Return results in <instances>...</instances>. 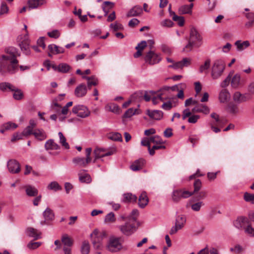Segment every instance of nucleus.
Listing matches in <instances>:
<instances>
[{"mask_svg": "<svg viewBox=\"0 0 254 254\" xmlns=\"http://www.w3.org/2000/svg\"><path fill=\"white\" fill-rule=\"evenodd\" d=\"M146 114L151 119L156 120H161L163 116V113L160 110L150 111L149 110H147L146 111Z\"/></svg>", "mask_w": 254, "mask_h": 254, "instance_id": "nucleus-21", "label": "nucleus"}, {"mask_svg": "<svg viewBox=\"0 0 254 254\" xmlns=\"http://www.w3.org/2000/svg\"><path fill=\"white\" fill-rule=\"evenodd\" d=\"M72 111L73 113L76 114L77 116L82 118L87 117L90 114V112L86 106L81 105L74 106Z\"/></svg>", "mask_w": 254, "mask_h": 254, "instance_id": "nucleus-11", "label": "nucleus"}, {"mask_svg": "<svg viewBox=\"0 0 254 254\" xmlns=\"http://www.w3.org/2000/svg\"><path fill=\"white\" fill-rule=\"evenodd\" d=\"M70 69V66L67 64L62 63L59 65V72L66 73Z\"/></svg>", "mask_w": 254, "mask_h": 254, "instance_id": "nucleus-46", "label": "nucleus"}, {"mask_svg": "<svg viewBox=\"0 0 254 254\" xmlns=\"http://www.w3.org/2000/svg\"><path fill=\"white\" fill-rule=\"evenodd\" d=\"M238 51H243L250 46V43L248 41H245L243 42L241 40H238L235 43Z\"/></svg>", "mask_w": 254, "mask_h": 254, "instance_id": "nucleus-33", "label": "nucleus"}, {"mask_svg": "<svg viewBox=\"0 0 254 254\" xmlns=\"http://www.w3.org/2000/svg\"><path fill=\"white\" fill-rule=\"evenodd\" d=\"M110 27L113 28L114 31L121 30L124 28L122 24L117 22L111 24Z\"/></svg>", "mask_w": 254, "mask_h": 254, "instance_id": "nucleus-61", "label": "nucleus"}, {"mask_svg": "<svg viewBox=\"0 0 254 254\" xmlns=\"http://www.w3.org/2000/svg\"><path fill=\"white\" fill-rule=\"evenodd\" d=\"M204 205L202 201H198L191 205L192 210L194 211H198L200 210L201 207Z\"/></svg>", "mask_w": 254, "mask_h": 254, "instance_id": "nucleus-55", "label": "nucleus"}, {"mask_svg": "<svg viewBox=\"0 0 254 254\" xmlns=\"http://www.w3.org/2000/svg\"><path fill=\"white\" fill-rule=\"evenodd\" d=\"M26 192L27 195L30 196H35L37 195L38 191L34 187L27 186L26 187Z\"/></svg>", "mask_w": 254, "mask_h": 254, "instance_id": "nucleus-36", "label": "nucleus"}, {"mask_svg": "<svg viewBox=\"0 0 254 254\" xmlns=\"http://www.w3.org/2000/svg\"><path fill=\"white\" fill-rule=\"evenodd\" d=\"M33 135L39 140L42 141L47 138L45 132L42 129H35L34 130Z\"/></svg>", "mask_w": 254, "mask_h": 254, "instance_id": "nucleus-27", "label": "nucleus"}, {"mask_svg": "<svg viewBox=\"0 0 254 254\" xmlns=\"http://www.w3.org/2000/svg\"><path fill=\"white\" fill-rule=\"evenodd\" d=\"M244 199L247 202L254 204V194L246 192L244 194Z\"/></svg>", "mask_w": 254, "mask_h": 254, "instance_id": "nucleus-47", "label": "nucleus"}, {"mask_svg": "<svg viewBox=\"0 0 254 254\" xmlns=\"http://www.w3.org/2000/svg\"><path fill=\"white\" fill-rule=\"evenodd\" d=\"M150 142L156 143L157 144H162L164 142L162 138L158 135H155L149 138Z\"/></svg>", "mask_w": 254, "mask_h": 254, "instance_id": "nucleus-51", "label": "nucleus"}, {"mask_svg": "<svg viewBox=\"0 0 254 254\" xmlns=\"http://www.w3.org/2000/svg\"><path fill=\"white\" fill-rule=\"evenodd\" d=\"M44 3V0H29L28 1L29 8H36Z\"/></svg>", "mask_w": 254, "mask_h": 254, "instance_id": "nucleus-35", "label": "nucleus"}, {"mask_svg": "<svg viewBox=\"0 0 254 254\" xmlns=\"http://www.w3.org/2000/svg\"><path fill=\"white\" fill-rule=\"evenodd\" d=\"M200 116L197 115H192L189 118L188 121L189 123L195 124L197 122Z\"/></svg>", "mask_w": 254, "mask_h": 254, "instance_id": "nucleus-59", "label": "nucleus"}, {"mask_svg": "<svg viewBox=\"0 0 254 254\" xmlns=\"http://www.w3.org/2000/svg\"><path fill=\"white\" fill-rule=\"evenodd\" d=\"M211 61L210 59H207L204 64L201 65L199 67V72L202 73L204 70H207L210 66Z\"/></svg>", "mask_w": 254, "mask_h": 254, "instance_id": "nucleus-50", "label": "nucleus"}, {"mask_svg": "<svg viewBox=\"0 0 254 254\" xmlns=\"http://www.w3.org/2000/svg\"><path fill=\"white\" fill-rule=\"evenodd\" d=\"M190 64V59L189 58H184L182 61L173 63L168 66L169 68H173L175 69L183 68L184 66H188Z\"/></svg>", "mask_w": 254, "mask_h": 254, "instance_id": "nucleus-17", "label": "nucleus"}, {"mask_svg": "<svg viewBox=\"0 0 254 254\" xmlns=\"http://www.w3.org/2000/svg\"><path fill=\"white\" fill-rule=\"evenodd\" d=\"M121 232L125 235L130 236L136 230L135 223L128 220L124 225L119 226Z\"/></svg>", "mask_w": 254, "mask_h": 254, "instance_id": "nucleus-9", "label": "nucleus"}, {"mask_svg": "<svg viewBox=\"0 0 254 254\" xmlns=\"http://www.w3.org/2000/svg\"><path fill=\"white\" fill-rule=\"evenodd\" d=\"M117 151L116 147H112L107 150L106 149L102 148H96L94 150V156L95 159H99L100 158L104 157L105 156H110L115 154Z\"/></svg>", "mask_w": 254, "mask_h": 254, "instance_id": "nucleus-10", "label": "nucleus"}, {"mask_svg": "<svg viewBox=\"0 0 254 254\" xmlns=\"http://www.w3.org/2000/svg\"><path fill=\"white\" fill-rule=\"evenodd\" d=\"M211 117L213 119H214L216 123L215 124H218V125H222L223 124V121L222 120H221L219 119V115L216 114L215 113H212L211 114Z\"/></svg>", "mask_w": 254, "mask_h": 254, "instance_id": "nucleus-60", "label": "nucleus"}, {"mask_svg": "<svg viewBox=\"0 0 254 254\" xmlns=\"http://www.w3.org/2000/svg\"><path fill=\"white\" fill-rule=\"evenodd\" d=\"M143 13V9L141 6L136 5L130 8L127 12V17L139 16Z\"/></svg>", "mask_w": 254, "mask_h": 254, "instance_id": "nucleus-16", "label": "nucleus"}, {"mask_svg": "<svg viewBox=\"0 0 254 254\" xmlns=\"http://www.w3.org/2000/svg\"><path fill=\"white\" fill-rule=\"evenodd\" d=\"M27 234L28 236L34 238L35 240L40 238L41 233H38L36 229L32 227L27 228Z\"/></svg>", "mask_w": 254, "mask_h": 254, "instance_id": "nucleus-32", "label": "nucleus"}, {"mask_svg": "<svg viewBox=\"0 0 254 254\" xmlns=\"http://www.w3.org/2000/svg\"><path fill=\"white\" fill-rule=\"evenodd\" d=\"M189 41L194 44V47L196 48L199 47L201 45L202 37L194 27H192L190 29Z\"/></svg>", "mask_w": 254, "mask_h": 254, "instance_id": "nucleus-7", "label": "nucleus"}, {"mask_svg": "<svg viewBox=\"0 0 254 254\" xmlns=\"http://www.w3.org/2000/svg\"><path fill=\"white\" fill-rule=\"evenodd\" d=\"M193 195L191 191L185 190H174L172 193V199L174 202H179L181 198H187Z\"/></svg>", "mask_w": 254, "mask_h": 254, "instance_id": "nucleus-8", "label": "nucleus"}, {"mask_svg": "<svg viewBox=\"0 0 254 254\" xmlns=\"http://www.w3.org/2000/svg\"><path fill=\"white\" fill-rule=\"evenodd\" d=\"M241 77L239 74H235L231 79V85L233 88H237L241 85Z\"/></svg>", "mask_w": 254, "mask_h": 254, "instance_id": "nucleus-39", "label": "nucleus"}, {"mask_svg": "<svg viewBox=\"0 0 254 254\" xmlns=\"http://www.w3.org/2000/svg\"><path fill=\"white\" fill-rule=\"evenodd\" d=\"M45 147L46 150H57L60 148L59 145L53 139L48 140L45 144Z\"/></svg>", "mask_w": 254, "mask_h": 254, "instance_id": "nucleus-31", "label": "nucleus"}, {"mask_svg": "<svg viewBox=\"0 0 254 254\" xmlns=\"http://www.w3.org/2000/svg\"><path fill=\"white\" fill-rule=\"evenodd\" d=\"M228 110L230 113L232 114H237L239 112V109L237 105L233 103H230L228 105Z\"/></svg>", "mask_w": 254, "mask_h": 254, "instance_id": "nucleus-53", "label": "nucleus"}, {"mask_svg": "<svg viewBox=\"0 0 254 254\" xmlns=\"http://www.w3.org/2000/svg\"><path fill=\"white\" fill-rule=\"evenodd\" d=\"M13 97L14 99L17 100H20L23 97V94L21 90L16 88L15 90H13Z\"/></svg>", "mask_w": 254, "mask_h": 254, "instance_id": "nucleus-43", "label": "nucleus"}, {"mask_svg": "<svg viewBox=\"0 0 254 254\" xmlns=\"http://www.w3.org/2000/svg\"><path fill=\"white\" fill-rule=\"evenodd\" d=\"M98 84V80L94 76H91V79L87 81L88 87L90 89L91 86H95Z\"/></svg>", "mask_w": 254, "mask_h": 254, "instance_id": "nucleus-63", "label": "nucleus"}, {"mask_svg": "<svg viewBox=\"0 0 254 254\" xmlns=\"http://www.w3.org/2000/svg\"><path fill=\"white\" fill-rule=\"evenodd\" d=\"M249 222L247 217L241 216L238 217L237 219L234 221L233 224L238 229L244 230Z\"/></svg>", "mask_w": 254, "mask_h": 254, "instance_id": "nucleus-13", "label": "nucleus"}, {"mask_svg": "<svg viewBox=\"0 0 254 254\" xmlns=\"http://www.w3.org/2000/svg\"><path fill=\"white\" fill-rule=\"evenodd\" d=\"M123 246L120 237L111 236L107 244V249L111 253H117L123 249Z\"/></svg>", "mask_w": 254, "mask_h": 254, "instance_id": "nucleus-2", "label": "nucleus"}, {"mask_svg": "<svg viewBox=\"0 0 254 254\" xmlns=\"http://www.w3.org/2000/svg\"><path fill=\"white\" fill-rule=\"evenodd\" d=\"M61 241L64 245V247H65L69 248L73 244L72 240L66 234H64L62 236Z\"/></svg>", "mask_w": 254, "mask_h": 254, "instance_id": "nucleus-37", "label": "nucleus"}, {"mask_svg": "<svg viewBox=\"0 0 254 254\" xmlns=\"http://www.w3.org/2000/svg\"><path fill=\"white\" fill-rule=\"evenodd\" d=\"M91 151V148H86L85 150L86 158L80 157H75L72 159L73 163L75 166L79 167H85L91 161L90 157Z\"/></svg>", "mask_w": 254, "mask_h": 254, "instance_id": "nucleus-4", "label": "nucleus"}, {"mask_svg": "<svg viewBox=\"0 0 254 254\" xmlns=\"http://www.w3.org/2000/svg\"><path fill=\"white\" fill-rule=\"evenodd\" d=\"M193 47H194V44L189 41L188 44L183 49V51L185 52H190L192 50Z\"/></svg>", "mask_w": 254, "mask_h": 254, "instance_id": "nucleus-64", "label": "nucleus"}, {"mask_svg": "<svg viewBox=\"0 0 254 254\" xmlns=\"http://www.w3.org/2000/svg\"><path fill=\"white\" fill-rule=\"evenodd\" d=\"M17 40L18 45L23 53L26 55H30V41L28 39L27 34H26L23 37L22 36L18 37Z\"/></svg>", "mask_w": 254, "mask_h": 254, "instance_id": "nucleus-6", "label": "nucleus"}, {"mask_svg": "<svg viewBox=\"0 0 254 254\" xmlns=\"http://www.w3.org/2000/svg\"><path fill=\"white\" fill-rule=\"evenodd\" d=\"M108 137L114 141H122L123 140L122 135L119 132L110 133Z\"/></svg>", "mask_w": 254, "mask_h": 254, "instance_id": "nucleus-41", "label": "nucleus"}, {"mask_svg": "<svg viewBox=\"0 0 254 254\" xmlns=\"http://www.w3.org/2000/svg\"><path fill=\"white\" fill-rule=\"evenodd\" d=\"M233 100L237 103H241L249 100V95L247 94H242L240 92H236L233 96Z\"/></svg>", "mask_w": 254, "mask_h": 254, "instance_id": "nucleus-19", "label": "nucleus"}, {"mask_svg": "<svg viewBox=\"0 0 254 254\" xmlns=\"http://www.w3.org/2000/svg\"><path fill=\"white\" fill-rule=\"evenodd\" d=\"M210 112L209 108L203 104H197L192 109L193 113H202L204 114H208Z\"/></svg>", "mask_w": 254, "mask_h": 254, "instance_id": "nucleus-20", "label": "nucleus"}, {"mask_svg": "<svg viewBox=\"0 0 254 254\" xmlns=\"http://www.w3.org/2000/svg\"><path fill=\"white\" fill-rule=\"evenodd\" d=\"M144 164V160L143 159H139L134 162L130 165V169L133 171H138L142 169Z\"/></svg>", "mask_w": 254, "mask_h": 254, "instance_id": "nucleus-25", "label": "nucleus"}, {"mask_svg": "<svg viewBox=\"0 0 254 254\" xmlns=\"http://www.w3.org/2000/svg\"><path fill=\"white\" fill-rule=\"evenodd\" d=\"M85 171L83 170L78 173L79 180L81 183H89L91 182V178L88 174L83 173V172Z\"/></svg>", "mask_w": 254, "mask_h": 254, "instance_id": "nucleus-26", "label": "nucleus"}, {"mask_svg": "<svg viewBox=\"0 0 254 254\" xmlns=\"http://www.w3.org/2000/svg\"><path fill=\"white\" fill-rule=\"evenodd\" d=\"M48 49L53 54H58L64 52V48L60 47L55 44H51L48 46Z\"/></svg>", "mask_w": 254, "mask_h": 254, "instance_id": "nucleus-28", "label": "nucleus"}, {"mask_svg": "<svg viewBox=\"0 0 254 254\" xmlns=\"http://www.w3.org/2000/svg\"><path fill=\"white\" fill-rule=\"evenodd\" d=\"M17 127V125L15 123L11 122H7L3 124L0 130V132L3 133L5 130H9L11 129H15Z\"/></svg>", "mask_w": 254, "mask_h": 254, "instance_id": "nucleus-34", "label": "nucleus"}, {"mask_svg": "<svg viewBox=\"0 0 254 254\" xmlns=\"http://www.w3.org/2000/svg\"><path fill=\"white\" fill-rule=\"evenodd\" d=\"M48 35L53 38L57 39L60 36V33L58 30H54L48 33Z\"/></svg>", "mask_w": 254, "mask_h": 254, "instance_id": "nucleus-58", "label": "nucleus"}, {"mask_svg": "<svg viewBox=\"0 0 254 254\" xmlns=\"http://www.w3.org/2000/svg\"><path fill=\"white\" fill-rule=\"evenodd\" d=\"M34 130L29 127H25L22 131V134L24 137H28L31 134L33 135Z\"/></svg>", "mask_w": 254, "mask_h": 254, "instance_id": "nucleus-57", "label": "nucleus"}, {"mask_svg": "<svg viewBox=\"0 0 254 254\" xmlns=\"http://www.w3.org/2000/svg\"><path fill=\"white\" fill-rule=\"evenodd\" d=\"M116 221L114 213L110 212L108 213L105 218V222L106 223H114Z\"/></svg>", "mask_w": 254, "mask_h": 254, "instance_id": "nucleus-52", "label": "nucleus"}, {"mask_svg": "<svg viewBox=\"0 0 254 254\" xmlns=\"http://www.w3.org/2000/svg\"><path fill=\"white\" fill-rule=\"evenodd\" d=\"M193 6V3H191L190 5H184L180 6L178 9L179 14H191L192 12V8Z\"/></svg>", "mask_w": 254, "mask_h": 254, "instance_id": "nucleus-24", "label": "nucleus"}, {"mask_svg": "<svg viewBox=\"0 0 254 254\" xmlns=\"http://www.w3.org/2000/svg\"><path fill=\"white\" fill-rule=\"evenodd\" d=\"M7 166L9 171L12 174H16L20 172L19 163L15 160H10L8 161Z\"/></svg>", "mask_w": 254, "mask_h": 254, "instance_id": "nucleus-15", "label": "nucleus"}, {"mask_svg": "<svg viewBox=\"0 0 254 254\" xmlns=\"http://www.w3.org/2000/svg\"><path fill=\"white\" fill-rule=\"evenodd\" d=\"M149 199L145 192H142L139 196L138 205L141 208H144L148 203Z\"/></svg>", "mask_w": 254, "mask_h": 254, "instance_id": "nucleus-22", "label": "nucleus"}, {"mask_svg": "<svg viewBox=\"0 0 254 254\" xmlns=\"http://www.w3.org/2000/svg\"><path fill=\"white\" fill-rule=\"evenodd\" d=\"M87 90L86 85L82 83L76 87L74 90V94L77 97H82L86 94Z\"/></svg>", "mask_w": 254, "mask_h": 254, "instance_id": "nucleus-18", "label": "nucleus"}, {"mask_svg": "<svg viewBox=\"0 0 254 254\" xmlns=\"http://www.w3.org/2000/svg\"><path fill=\"white\" fill-rule=\"evenodd\" d=\"M47 188L49 190H54L55 191L62 189V188L59 184L55 181L51 182L48 186Z\"/></svg>", "mask_w": 254, "mask_h": 254, "instance_id": "nucleus-45", "label": "nucleus"}, {"mask_svg": "<svg viewBox=\"0 0 254 254\" xmlns=\"http://www.w3.org/2000/svg\"><path fill=\"white\" fill-rule=\"evenodd\" d=\"M5 55H2L0 61V74L5 75L7 73L14 74L18 70L17 57L20 56L18 50L14 47L5 49Z\"/></svg>", "mask_w": 254, "mask_h": 254, "instance_id": "nucleus-1", "label": "nucleus"}, {"mask_svg": "<svg viewBox=\"0 0 254 254\" xmlns=\"http://www.w3.org/2000/svg\"><path fill=\"white\" fill-rule=\"evenodd\" d=\"M194 190L191 192L193 194L198 192L201 189V182L199 179H197L195 181L193 184Z\"/></svg>", "mask_w": 254, "mask_h": 254, "instance_id": "nucleus-56", "label": "nucleus"}, {"mask_svg": "<svg viewBox=\"0 0 254 254\" xmlns=\"http://www.w3.org/2000/svg\"><path fill=\"white\" fill-rule=\"evenodd\" d=\"M172 19L174 21L177 22L178 25L180 26H182L184 24V18L183 16H179L176 14H174V16H173Z\"/></svg>", "mask_w": 254, "mask_h": 254, "instance_id": "nucleus-54", "label": "nucleus"}, {"mask_svg": "<svg viewBox=\"0 0 254 254\" xmlns=\"http://www.w3.org/2000/svg\"><path fill=\"white\" fill-rule=\"evenodd\" d=\"M225 68L224 62L221 60L215 61L211 68V75L213 79L219 78L222 75Z\"/></svg>", "mask_w": 254, "mask_h": 254, "instance_id": "nucleus-3", "label": "nucleus"}, {"mask_svg": "<svg viewBox=\"0 0 254 254\" xmlns=\"http://www.w3.org/2000/svg\"><path fill=\"white\" fill-rule=\"evenodd\" d=\"M43 216L45 219L49 220L51 222L55 219L54 212L49 207H47L43 212Z\"/></svg>", "mask_w": 254, "mask_h": 254, "instance_id": "nucleus-23", "label": "nucleus"}, {"mask_svg": "<svg viewBox=\"0 0 254 254\" xmlns=\"http://www.w3.org/2000/svg\"><path fill=\"white\" fill-rule=\"evenodd\" d=\"M154 93V92L153 91H150L149 92L145 91L144 94L143 91H138L132 95L131 98L135 100H138L143 96L144 100L148 102L150 100L151 95Z\"/></svg>", "mask_w": 254, "mask_h": 254, "instance_id": "nucleus-14", "label": "nucleus"}, {"mask_svg": "<svg viewBox=\"0 0 254 254\" xmlns=\"http://www.w3.org/2000/svg\"><path fill=\"white\" fill-rule=\"evenodd\" d=\"M186 221V217L183 215H179L176 219L175 224L178 226L179 228L182 229Z\"/></svg>", "mask_w": 254, "mask_h": 254, "instance_id": "nucleus-40", "label": "nucleus"}, {"mask_svg": "<svg viewBox=\"0 0 254 254\" xmlns=\"http://www.w3.org/2000/svg\"><path fill=\"white\" fill-rule=\"evenodd\" d=\"M140 114V111L137 109H133L132 108L128 109L124 114L123 117L125 118H128L132 117L134 115H138Z\"/></svg>", "mask_w": 254, "mask_h": 254, "instance_id": "nucleus-38", "label": "nucleus"}, {"mask_svg": "<svg viewBox=\"0 0 254 254\" xmlns=\"http://www.w3.org/2000/svg\"><path fill=\"white\" fill-rule=\"evenodd\" d=\"M41 245V242H31L27 245V247L31 250H34L38 248Z\"/></svg>", "mask_w": 254, "mask_h": 254, "instance_id": "nucleus-62", "label": "nucleus"}, {"mask_svg": "<svg viewBox=\"0 0 254 254\" xmlns=\"http://www.w3.org/2000/svg\"><path fill=\"white\" fill-rule=\"evenodd\" d=\"M144 60L146 63L150 65H153L159 63L161 60V58L159 55L153 51H150L146 54Z\"/></svg>", "mask_w": 254, "mask_h": 254, "instance_id": "nucleus-12", "label": "nucleus"}, {"mask_svg": "<svg viewBox=\"0 0 254 254\" xmlns=\"http://www.w3.org/2000/svg\"><path fill=\"white\" fill-rule=\"evenodd\" d=\"M90 250V246L88 242L84 241L81 248L82 254H88Z\"/></svg>", "mask_w": 254, "mask_h": 254, "instance_id": "nucleus-49", "label": "nucleus"}, {"mask_svg": "<svg viewBox=\"0 0 254 254\" xmlns=\"http://www.w3.org/2000/svg\"><path fill=\"white\" fill-rule=\"evenodd\" d=\"M92 240V243L94 248L97 249L100 248L103 238L106 236V233L104 231L100 232L95 229L90 235Z\"/></svg>", "mask_w": 254, "mask_h": 254, "instance_id": "nucleus-5", "label": "nucleus"}, {"mask_svg": "<svg viewBox=\"0 0 254 254\" xmlns=\"http://www.w3.org/2000/svg\"><path fill=\"white\" fill-rule=\"evenodd\" d=\"M230 98V93L226 89H222L219 96V99L221 103H225L228 101Z\"/></svg>", "mask_w": 254, "mask_h": 254, "instance_id": "nucleus-29", "label": "nucleus"}, {"mask_svg": "<svg viewBox=\"0 0 254 254\" xmlns=\"http://www.w3.org/2000/svg\"><path fill=\"white\" fill-rule=\"evenodd\" d=\"M138 215L139 212L137 209H134L132 210L130 215L128 216V220L131 222L135 223Z\"/></svg>", "mask_w": 254, "mask_h": 254, "instance_id": "nucleus-42", "label": "nucleus"}, {"mask_svg": "<svg viewBox=\"0 0 254 254\" xmlns=\"http://www.w3.org/2000/svg\"><path fill=\"white\" fill-rule=\"evenodd\" d=\"M59 136L60 137V143L62 144V145L65 148V149H69V145L68 144V143L66 141V138L63 135V133L62 132H59Z\"/></svg>", "mask_w": 254, "mask_h": 254, "instance_id": "nucleus-44", "label": "nucleus"}, {"mask_svg": "<svg viewBox=\"0 0 254 254\" xmlns=\"http://www.w3.org/2000/svg\"><path fill=\"white\" fill-rule=\"evenodd\" d=\"M137 196L131 193H126L123 194V201L124 202H136Z\"/></svg>", "mask_w": 254, "mask_h": 254, "instance_id": "nucleus-30", "label": "nucleus"}, {"mask_svg": "<svg viewBox=\"0 0 254 254\" xmlns=\"http://www.w3.org/2000/svg\"><path fill=\"white\" fill-rule=\"evenodd\" d=\"M244 230L247 235L251 237H254V228L252 226L250 222Z\"/></svg>", "mask_w": 254, "mask_h": 254, "instance_id": "nucleus-48", "label": "nucleus"}]
</instances>
